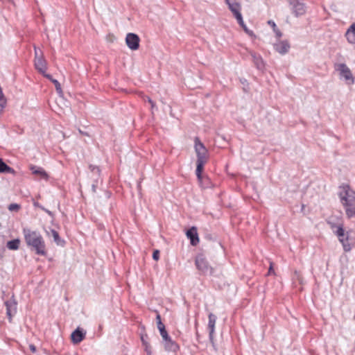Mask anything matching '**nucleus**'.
Instances as JSON below:
<instances>
[{"mask_svg":"<svg viewBox=\"0 0 355 355\" xmlns=\"http://www.w3.org/2000/svg\"><path fill=\"white\" fill-rule=\"evenodd\" d=\"M336 196L348 218L355 217V191L349 184L343 183L337 188Z\"/></svg>","mask_w":355,"mask_h":355,"instance_id":"f257e3e1","label":"nucleus"},{"mask_svg":"<svg viewBox=\"0 0 355 355\" xmlns=\"http://www.w3.org/2000/svg\"><path fill=\"white\" fill-rule=\"evenodd\" d=\"M25 241L28 247L34 250L36 254L40 255L46 254L45 243L42 236L36 231L30 229H24Z\"/></svg>","mask_w":355,"mask_h":355,"instance_id":"f03ea898","label":"nucleus"},{"mask_svg":"<svg viewBox=\"0 0 355 355\" xmlns=\"http://www.w3.org/2000/svg\"><path fill=\"white\" fill-rule=\"evenodd\" d=\"M334 228L336 229L335 234L342 245L344 251H350L354 243V239L352 236V230L347 229L342 222L334 223Z\"/></svg>","mask_w":355,"mask_h":355,"instance_id":"7ed1b4c3","label":"nucleus"},{"mask_svg":"<svg viewBox=\"0 0 355 355\" xmlns=\"http://www.w3.org/2000/svg\"><path fill=\"white\" fill-rule=\"evenodd\" d=\"M194 143V149L197 157L196 173L198 180L201 182L203 166L208 160L209 153L205 145L198 137L195 138Z\"/></svg>","mask_w":355,"mask_h":355,"instance_id":"20e7f679","label":"nucleus"},{"mask_svg":"<svg viewBox=\"0 0 355 355\" xmlns=\"http://www.w3.org/2000/svg\"><path fill=\"white\" fill-rule=\"evenodd\" d=\"M339 79L344 81L347 85H352L354 83V77L350 69L344 63L334 65Z\"/></svg>","mask_w":355,"mask_h":355,"instance_id":"39448f33","label":"nucleus"},{"mask_svg":"<svg viewBox=\"0 0 355 355\" xmlns=\"http://www.w3.org/2000/svg\"><path fill=\"white\" fill-rule=\"evenodd\" d=\"M196 266L197 268L205 275H212L213 268L209 264L206 258L202 254H199L196 258Z\"/></svg>","mask_w":355,"mask_h":355,"instance_id":"423d86ee","label":"nucleus"},{"mask_svg":"<svg viewBox=\"0 0 355 355\" xmlns=\"http://www.w3.org/2000/svg\"><path fill=\"white\" fill-rule=\"evenodd\" d=\"M52 83L54 84L56 91L60 95V98L58 101V105H62L61 110L63 111L64 113L69 112L70 107L69 106L68 102L66 101L63 98V92L60 83L55 79L52 80Z\"/></svg>","mask_w":355,"mask_h":355,"instance_id":"0eeeda50","label":"nucleus"},{"mask_svg":"<svg viewBox=\"0 0 355 355\" xmlns=\"http://www.w3.org/2000/svg\"><path fill=\"white\" fill-rule=\"evenodd\" d=\"M140 39L135 33H128L125 37V42L129 49L132 51L137 50L139 46Z\"/></svg>","mask_w":355,"mask_h":355,"instance_id":"6e6552de","label":"nucleus"},{"mask_svg":"<svg viewBox=\"0 0 355 355\" xmlns=\"http://www.w3.org/2000/svg\"><path fill=\"white\" fill-rule=\"evenodd\" d=\"M290 47V44L287 40H279L274 44V49L281 55L287 53Z\"/></svg>","mask_w":355,"mask_h":355,"instance_id":"1a4fd4ad","label":"nucleus"},{"mask_svg":"<svg viewBox=\"0 0 355 355\" xmlns=\"http://www.w3.org/2000/svg\"><path fill=\"white\" fill-rule=\"evenodd\" d=\"M292 9L296 16L304 14L306 9L304 4L299 0H291L290 2Z\"/></svg>","mask_w":355,"mask_h":355,"instance_id":"9d476101","label":"nucleus"},{"mask_svg":"<svg viewBox=\"0 0 355 355\" xmlns=\"http://www.w3.org/2000/svg\"><path fill=\"white\" fill-rule=\"evenodd\" d=\"M34 64L36 69L42 74H44L46 70V61L45 60L44 55L37 56V58L34 60Z\"/></svg>","mask_w":355,"mask_h":355,"instance_id":"9b49d317","label":"nucleus"},{"mask_svg":"<svg viewBox=\"0 0 355 355\" xmlns=\"http://www.w3.org/2000/svg\"><path fill=\"white\" fill-rule=\"evenodd\" d=\"M226 4L228 6L229 9L233 13L234 17L241 13V6L235 0H225Z\"/></svg>","mask_w":355,"mask_h":355,"instance_id":"f8f14e48","label":"nucleus"},{"mask_svg":"<svg viewBox=\"0 0 355 355\" xmlns=\"http://www.w3.org/2000/svg\"><path fill=\"white\" fill-rule=\"evenodd\" d=\"M6 306L7 310V315L10 321L12 316L16 313L17 302L15 300V299L12 298L9 301L6 302Z\"/></svg>","mask_w":355,"mask_h":355,"instance_id":"ddd939ff","label":"nucleus"},{"mask_svg":"<svg viewBox=\"0 0 355 355\" xmlns=\"http://www.w3.org/2000/svg\"><path fill=\"white\" fill-rule=\"evenodd\" d=\"M216 322V316L213 313H209L208 328L209 329V338L211 342L213 341V338H214Z\"/></svg>","mask_w":355,"mask_h":355,"instance_id":"4468645a","label":"nucleus"},{"mask_svg":"<svg viewBox=\"0 0 355 355\" xmlns=\"http://www.w3.org/2000/svg\"><path fill=\"white\" fill-rule=\"evenodd\" d=\"M164 348L168 352H176L179 349L178 345L173 341L171 337L162 340Z\"/></svg>","mask_w":355,"mask_h":355,"instance_id":"2eb2a0df","label":"nucleus"},{"mask_svg":"<svg viewBox=\"0 0 355 355\" xmlns=\"http://www.w3.org/2000/svg\"><path fill=\"white\" fill-rule=\"evenodd\" d=\"M187 236L191 240L192 245H196L199 242V238L196 227H193L187 232Z\"/></svg>","mask_w":355,"mask_h":355,"instance_id":"dca6fc26","label":"nucleus"},{"mask_svg":"<svg viewBox=\"0 0 355 355\" xmlns=\"http://www.w3.org/2000/svg\"><path fill=\"white\" fill-rule=\"evenodd\" d=\"M45 232H46V236H50L51 235L53 236V241L58 245L62 246L64 245V241L61 240V239L60 238L59 234L57 231H55V230H46Z\"/></svg>","mask_w":355,"mask_h":355,"instance_id":"f3484780","label":"nucleus"},{"mask_svg":"<svg viewBox=\"0 0 355 355\" xmlns=\"http://www.w3.org/2000/svg\"><path fill=\"white\" fill-rule=\"evenodd\" d=\"M345 36L350 44H355V22L349 27Z\"/></svg>","mask_w":355,"mask_h":355,"instance_id":"a211bd4d","label":"nucleus"},{"mask_svg":"<svg viewBox=\"0 0 355 355\" xmlns=\"http://www.w3.org/2000/svg\"><path fill=\"white\" fill-rule=\"evenodd\" d=\"M85 337V334L79 330V329H76L72 332L71 335V340L73 343L77 344L81 342Z\"/></svg>","mask_w":355,"mask_h":355,"instance_id":"6ab92c4d","label":"nucleus"},{"mask_svg":"<svg viewBox=\"0 0 355 355\" xmlns=\"http://www.w3.org/2000/svg\"><path fill=\"white\" fill-rule=\"evenodd\" d=\"M14 170L0 159V173H13Z\"/></svg>","mask_w":355,"mask_h":355,"instance_id":"aec40b11","label":"nucleus"},{"mask_svg":"<svg viewBox=\"0 0 355 355\" xmlns=\"http://www.w3.org/2000/svg\"><path fill=\"white\" fill-rule=\"evenodd\" d=\"M31 170L33 171V173L38 175L44 179H48L47 173L42 168L37 166H32Z\"/></svg>","mask_w":355,"mask_h":355,"instance_id":"412c9836","label":"nucleus"},{"mask_svg":"<svg viewBox=\"0 0 355 355\" xmlns=\"http://www.w3.org/2000/svg\"><path fill=\"white\" fill-rule=\"evenodd\" d=\"M250 54L253 58L254 62L256 64L257 67L259 69L263 67V62L262 58L260 56H257L255 53L250 52Z\"/></svg>","mask_w":355,"mask_h":355,"instance_id":"4be33fe9","label":"nucleus"},{"mask_svg":"<svg viewBox=\"0 0 355 355\" xmlns=\"http://www.w3.org/2000/svg\"><path fill=\"white\" fill-rule=\"evenodd\" d=\"M19 244H20V241H19V239H14L12 241H9L7 243L6 245L9 250H16L19 249Z\"/></svg>","mask_w":355,"mask_h":355,"instance_id":"5701e85b","label":"nucleus"},{"mask_svg":"<svg viewBox=\"0 0 355 355\" xmlns=\"http://www.w3.org/2000/svg\"><path fill=\"white\" fill-rule=\"evenodd\" d=\"M268 24L271 26V27L273 28V31L275 33V35L277 37H281L282 35V32L277 28V26L275 24V23L272 21V20H270L268 21Z\"/></svg>","mask_w":355,"mask_h":355,"instance_id":"b1692460","label":"nucleus"},{"mask_svg":"<svg viewBox=\"0 0 355 355\" xmlns=\"http://www.w3.org/2000/svg\"><path fill=\"white\" fill-rule=\"evenodd\" d=\"M202 179L201 180V182H199V183L200 184V185L202 187H205V188H207V187H209V180L207 177H202Z\"/></svg>","mask_w":355,"mask_h":355,"instance_id":"393cba45","label":"nucleus"},{"mask_svg":"<svg viewBox=\"0 0 355 355\" xmlns=\"http://www.w3.org/2000/svg\"><path fill=\"white\" fill-rule=\"evenodd\" d=\"M20 208V206L18 204L12 203L9 205L8 209L10 211H17Z\"/></svg>","mask_w":355,"mask_h":355,"instance_id":"a878e982","label":"nucleus"},{"mask_svg":"<svg viewBox=\"0 0 355 355\" xmlns=\"http://www.w3.org/2000/svg\"><path fill=\"white\" fill-rule=\"evenodd\" d=\"M144 346L145 352L147 353V355H151L152 350H151V346L149 344V343H145Z\"/></svg>","mask_w":355,"mask_h":355,"instance_id":"bb28decb","label":"nucleus"},{"mask_svg":"<svg viewBox=\"0 0 355 355\" xmlns=\"http://www.w3.org/2000/svg\"><path fill=\"white\" fill-rule=\"evenodd\" d=\"M159 333H160V335H161V336L162 338V340H165V339H166V338L170 337L168 336V333H167V331H166L165 328L163 329L159 330Z\"/></svg>","mask_w":355,"mask_h":355,"instance_id":"cd10ccee","label":"nucleus"},{"mask_svg":"<svg viewBox=\"0 0 355 355\" xmlns=\"http://www.w3.org/2000/svg\"><path fill=\"white\" fill-rule=\"evenodd\" d=\"M294 277L299 281L300 284H303V278L302 277V275H300V273L297 271H295L294 272Z\"/></svg>","mask_w":355,"mask_h":355,"instance_id":"c85d7f7f","label":"nucleus"},{"mask_svg":"<svg viewBox=\"0 0 355 355\" xmlns=\"http://www.w3.org/2000/svg\"><path fill=\"white\" fill-rule=\"evenodd\" d=\"M235 18L236 19V20L238 21L239 24L241 26H244V25H245L244 24V21L243 20V17H242V15L240 14V15H238L237 16L235 17Z\"/></svg>","mask_w":355,"mask_h":355,"instance_id":"c756f323","label":"nucleus"},{"mask_svg":"<svg viewBox=\"0 0 355 355\" xmlns=\"http://www.w3.org/2000/svg\"><path fill=\"white\" fill-rule=\"evenodd\" d=\"M153 259L155 261L159 260V251L158 250H154L153 253Z\"/></svg>","mask_w":355,"mask_h":355,"instance_id":"7c9ffc66","label":"nucleus"},{"mask_svg":"<svg viewBox=\"0 0 355 355\" xmlns=\"http://www.w3.org/2000/svg\"><path fill=\"white\" fill-rule=\"evenodd\" d=\"M34 49H35V59L37 58V57L40 55H44L42 51L37 49L35 46H34Z\"/></svg>","mask_w":355,"mask_h":355,"instance_id":"2f4dec72","label":"nucleus"},{"mask_svg":"<svg viewBox=\"0 0 355 355\" xmlns=\"http://www.w3.org/2000/svg\"><path fill=\"white\" fill-rule=\"evenodd\" d=\"M242 27H243V28L244 29L245 32L248 35H250V36H251V37L254 36V35L253 32H252V31H250V30L246 27V26H245V25H244V26H242Z\"/></svg>","mask_w":355,"mask_h":355,"instance_id":"473e14b6","label":"nucleus"},{"mask_svg":"<svg viewBox=\"0 0 355 355\" xmlns=\"http://www.w3.org/2000/svg\"><path fill=\"white\" fill-rule=\"evenodd\" d=\"M147 339H148V336L147 334H143L141 335V342H142V345H144L145 343H148L147 341Z\"/></svg>","mask_w":355,"mask_h":355,"instance_id":"72a5a7b5","label":"nucleus"},{"mask_svg":"<svg viewBox=\"0 0 355 355\" xmlns=\"http://www.w3.org/2000/svg\"><path fill=\"white\" fill-rule=\"evenodd\" d=\"M146 99H147L148 102L149 103V104H150L151 108L154 109L155 107V103L149 97H147Z\"/></svg>","mask_w":355,"mask_h":355,"instance_id":"f704fd0d","label":"nucleus"},{"mask_svg":"<svg viewBox=\"0 0 355 355\" xmlns=\"http://www.w3.org/2000/svg\"><path fill=\"white\" fill-rule=\"evenodd\" d=\"M157 324L159 331L165 328L164 324L162 322H158Z\"/></svg>","mask_w":355,"mask_h":355,"instance_id":"c9c22d12","label":"nucleus"},{"mask_svg":"<svg viewBox=\"0 0 355 355\" xmlns=\"http://www.w3.org/2000/svg\"><path fill=\"white\" fill-rule=\"evenodd\" d=\"M40 209H42V210H44V211H46V212L49 216H53V213H52L51 211H49V210H48V209H45V208H44V207H40Z\"/></svg>","mask_w":355,"mask_h":355,"instance_id":"e433bc0d","label":"nucleus"},{"mask_svg":"<svg viewBox=\"0 0 355 355\" xmlns=\"http://www.w3.org/2000/svg\"><path fill=\"white\" fill-rule=\"evenodd\" d=\"M29 348H30V349L31 350V352H33V353H34V352H36V347H35V346L34 345L31 344V345H29Z\"/></svg>","mask_w":355,"mask_h":355,"instance_id":"4c0bfd02","label":"nucleus"},{"mask_svg":"<svg viewBox=\"0 0 355 355\" xmlns=\"http://www.w3.org/2000/svg\"><path fill=\"white\" fill-rule=\"evenodd\" d=\"M45 77H46L47 78H49L50 80L52 81V80H54L51 75L49 74H47L46 73H44V74H43Z\"/></svg>","mask_w":355,"mask_h":355,"instance_id":"58836bf2","label":"nucleus"},{"mask_svg":"<svg viewBox=\"0 0 355 355\" xmlns=\"http://www.w3.org/2000/svg\"><path fill=\"white\" fill-rule=\"evenodd\" d=\"M271 273H274V271H273V269H272V263H270V268H269V270H268V274H271Z\"/></svg>","mask_w":355,"mask_h":355,"instance_id":"ea45409f","label":"nucleus"},{"mask_svg":"<svg viewBox=\"0 0 355 355\" xmlns=\"http://www.w3.org/2000/svg\"><path fill=\"white\" fill-rule=\"evenodd\" d=\"M156 320H157V323L158 322H162L161 320V317H160V315L159 314H157V316H156Z\"/></svg>","mask_w":355,"mask_h":355,"instance_id":"a19ab883","label":"nucleus"},{"mask_svg":"<svg viewBox=\"0 0 355 355\" xmlns=\"http://www.w3.org/2000/svg\"><path fill=\"white\" fill-rule=\"evenodd\" d=\"M4 108L2 105H0V116L3 114Z\"/></svg>","mask_w":355,"mask_h":355,"instance_id":"79ce46f5","label":"nucleus"},{"mask_svg":"<svg viewBox=\"0 0 355 355\" xmlns=\"http://www.w3.org/2000/svg\"><path fill=\"white\" fill-rule=\"evenodd\" d=\"M35 206H37V207H40H40H41L40 205H38V203H35Z\"/></svg>","mask_w":355,"mask_h":355,"instance_id":"37998d69","label":"nucleus"},{"mask_svg":"<svg viewBox=\"0 0 355 355\" xmlns=\"http://www.w3.org/2000/svg\"><path fill=\"white\" fill-rule=\"evenodd\" d=\"M9 2H12V0H8Z\"/></svg>","mask_w":355,"mask_h":355,"instance_id":"c03bdc74","label":"nucleus"}]
</instances>
